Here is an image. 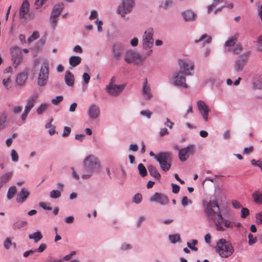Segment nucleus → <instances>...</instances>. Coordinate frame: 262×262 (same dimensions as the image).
Here are the masks:
<instances>
[{
	"instance_id": "f257e3e1",
	"label": "nucleus",
	"mask_w": 262,
	"mask_h": 262,
	"mask_svg": "<svg viewBox=\"0 0 262 262\" xmlns=\"http://www.w3.org/2000/svg\"><path fill=\"white\" fill-rule=\"evenodd\" d=\"M179 64L180 70L174 74L173 83L175 85L186 89L188 85L186 83L185 76L191 74L190 71L193 70L194 64L191 61L185 59L179 60Z\"/></svg>"
},
{
	"instance_id": "f03ea898",
	"label": "nucleus",
	"mask_w": 262,
	"mask_h": 262,
	"mask_svg": "<svg viewBox=\"0 0 262 262\" xmlns=\"http://www.w3.org/2000/svg\"><path fill=\"white\" fill-rule=\"evenodd\" d=\"M100 167L96 158L90 155L86 157L83 161V173L81 177L83 179L89 178L94 172L97 171Z\"/></svg>"
},
{
	"instance_id": "7ed1b4c3",
	"label": "nucleus",
	"mask_w": 262,
	"mask_h": 262,
	"mask_svg": "<svg viewBox=\"0 0 262 262\" xmlns=\"http://www.w3.org/2000/svg\"><path fill=\"white\" fill-rule=\"evenodd\" d=\"M216 250L219 255L223 258L229 257L234 252L232 244L223 238L217 242Z\"/></svg>"
},
{
	"instance_id": "20e7f679",
	"label": "nucleus",
	"mask_w": 262,
	"mask_h": 262,
	"mask_svg": "<svg viewBox=\"0 0 262 262\" xmlns=\"http://www.w3.org/2000/svg\"><path fill=\"white\" fill-rule=\"evenodd\" d=\"M203 206L204 212L208 217L213 218L220 212L219 205L216 199L203 202Z\"/></svg>"
},
{
	"instance_id": "39448f33",
	"label": "nucleus",
	"mask_w": 262,
	"mask_h": 262,
	"mask_svg": "<svg viewBox=\"0 0 262 262\" xmlns=\"http://www.w3.org/2000/svg\"><path fill=\"white\" fill-rule=\"evenodd\" d=\"M171 154L168 152H161L157 155L156 160L159 162L161 169L164 171H168L171 166Z\"/></svg>"
},
{
	"instance_id": "423d86ee",
	"label": "nucleus",
	"mask_w": 262,
	"mask_h": 262,
	"mask_svg": "<svg viewBox=\"0 0 262 262\" xmlns=\"http://www.w3.org/2000/svg\"><path fill=\"white\" fill-rule=\"evenodd\" d=\"M49 75V64L47 62H43L40 69L37 83L40 86H45L48 81Z\"/></svg>"
},
{
	"instance_id": "0eeeda50",
	"label": "nucleus",
	"mask_w": 262,
	"mask_h": 262,
	"mask_svg": "<svg viewBox=\"0 0 262 262\" xmlns=\"http://www.w3.org/2000/svg\"><path fill=\"white\" fill-rule=\"evenodd\" d=\"M135 6L134 0H122V2L118 6L117 13L123 17L127 13L130 12Z\"/></svg>"
},
{
	"instance_id": "6e6552de",
	"label": "nucleus",
	"mask_w": 262,
	"mask_h": 262,
	"mask_svg": "<svg viewBox=\"0 0 262 262\" xmlns=\"http://www.w3.org/2000/svg\"><path fill=\"white\" fill-rule=\"evenodd\" d=\"M154 29H147L144 33L142 37V43L144 48H151L154 43Z\"/></svg>"
},
{
	"instance_id": "1a4fd4ad",
	"label": "nucleus",
	"mask_w": 262,
	"mask_h": 262,
	"mask_svg": "<svg viewBox=\"0 0 262 262\" xmlns=\"http://www.w3.org/2000/svg\"><path fill=\"white\" fill-rule=\"evenodd\" d=\"M145 58V57H142L138 53L133 51H129L126 54L125 60L128 63L134 62L136 64H141Z\"/></svg>"
},
{
	"instance_id": "9d476101",
	"label": "nucleus",
	"mask_w": 262,
	"mask_h": 262,
	"mask_svg": "<svg viewBox=\"0 0 262 262\" xmlns=\"http://www.w3.org/2000/svg\"><path fill=\"white\" fill-rule=\"evenodd\" d=\"M249 56V53L247 52L241 55L238 59L235 61L234 66L236 72H239L242 71L248 62Z\"/></svg>"
},
{
	"instance_id": "9b49d317",
	"label": "nucleus",
	"mask_w": 262,
	"mask_h": 262,
	"mask_svg": "<svg viewBox=\"0 0 262 262\" xmlns=\"http://www.w3.org/2000/svg\"><path fill=\"white\" fill-rule=\"evenodd\" d=\"M149 201L151 202H157L161 205H166L169 202V200L166 195L158 192H156L151 196Z\"/></svg>"
},
{
	"instance_id": "f8f14e48",
	"label": "nucleus",
	"mask_w": 262,
	"mask_h": 262,
	"mask_svg": "<svg viewBox=\"0 0 262 262\" xmlns=\"http://www.w3.org/2000/svg\"><path fill=\"white\" fill-rule=\"evenodd\" d=\"M124 85H112L109 84L106 87V91L111 96H116L118 95L124 89Z\"/></svg>"
},
{
	"instance_id": "ddd939ff",
	"label": "nucleus",
	"mask_w": 262,
	"mask_h": 262,
	"mask_svg": "<svg viewBox=\"0 0 262 262\" xmlns=\"http://www.w3.org/2000/svg\"><path fill=\"white\" fill-rule=\"evenodd\" d=\"M193 152L194 150L192 146H188L185 148L181 149L179 153V159L181 161H185L190 155L193 154Z\"/></svg>"
},
{
	"instance_id": "4468645a",
	"label": "nucleus",
	"mask_w": 262,
	"mask_h": 262,
	"mask_svg": "<svg viewBox=\"0 0 262 262\" xmlns=\"http://www.w3.org/2000/svg\"><path fill=\"white\" fill-rule=\"evenodd\" d=\"M197 105L198 109L202 114L204 120L207 121L208 120V113L209 112V109L208 106L202 101H198Z\"/></svg>"
},
{
	"instance_id": "2eb2a0df",
	"label": "nucleus",
	"mask_w": 262,
	"mask_h": 262,
	"mask_svg": "<svg viewBox=\"0 0 262 262\" xmlns=\"http://www.w3.org/2000/svg\"><path fill=\"white\" fill-rule=\"evenodd\" d=\"M211 219L213 220L216 229L217 231H224L225 229L223 226L224 219L220 212H219V213L216 214V215L213 217V218Z\"/></svg>"
},
{
	"instance_id": "dca6fc26",
	"label": "nucleus",
	"mask_w": 262,
	"mask_h": 262,
	"mask_svg": "<svg viewBox=\"0 0 262 262\" xmlns=\"http://www.w3.org/2000/svg\"><path fill=\"white\" fill-rule=\"evenodd\" d=\"M88 114L91 118L96 119L100 115L99 107L95 104L91 105L89 109Z\"/></svg>"
},
{
	"instance_id": "f3484780",
	"label": "nucleus",
	"mask_w": 262,
	"mask_h": 262,
	"mask_svg": "<svg viewBox=\"0 0 262 262\" xmlns=\"http://www.w3.org/2000/svg\"><path fill=\"white\" fill-rule=\"evenodd\" d=\"M29 194L30 193L27 189L22 188L17 194L16 202L21 203L24 202L29 196Z\"/></svg>"
},
{
	"instance_id": "a211bd4d",
	"label": "nucleus",
	"mask_w": 262,
	"mask_h": 262,
	"mask_svg": "<svg viewBox=\"0 0 262 262\" xmlns=\"http://www.w3.org/2000/svg\"><path fill=\"white\" fill-rule=\"evenodd\" d=\"M142 94L146 100H149L152 97L150 88L148 84L147 79L144 80L142 89Z\"/></svg>"
},
{
	"instance_id": "6ab92c4d",
	"label": "nucleus",
	"mask_w": 262,
	"mask_h": 262,
	"mask_svg": "<svg viewBox=\"0 0 262 262\" xmlns=\"http://www.w3.org/2000/svg\"><path fill=\"white\" fill-rule=\"evenodd\" d=\"M37 97V94H34L30 98H29L27 101V103L25 106V110L30 112L32 108L34 107L36 102Z\"/></svg>"
},
{
	"instance_id": "aec40b11",
	"label": "nucleus",
	"mask_w": 262,
	"mask_h": 262,
	"mask_svg": "<svg viewBox=\"0 0 262 262\" xmlns=\"http://www.w3.org/2000/svg\"><path fill=\"white\" fill-rule=\"evenodd\" d=\"M29 11V4L27 1H24L22 3L19 9V16L21 18H24L25 15L27 14Z\"/></svg>"
},
{
	"instance_id": "412c9836",
	"label": "nucleus",
	"mask_w": 262,
	"mask_h": 262,
	"mask_svg": "<svg viewBox=\"0 0 262 262\" xmlns=\"http://www.w3.org/2000/svg\"><path fill=\"white\" fill-rule=\"evenodd\" d=\"M66 83L68 86H72L74 83V77L73 74L70 72L67 71L65 74L64 77Z\"/></svg>"
},
{
	"instance_id": "4be33fe9",
	"label": "nucleus",
	"mask_w": 262,
	"mask_h": 262,
	"mask_svg": "<svg viewBox=\"0 0 262 262\" xmlns=\"http://www.w3.org/2000/svg\"><path fill=\"white\" fill-rule=\"evenodd\" d=\"M28 78V75L26 73H20L17 76L16 82L19 85H23L25 84Z\"/></svg>"
},
{
	"instance_id": "5701e85b",
	"label": "nucleus",
	"mask_w": 262,
	"mask_h": 262,
	"mask_svg": "<svg viewBox=\"0 0 262 262\" xmlns=\"http://www.w3.org/2000/svg\"><path fill=\"white\" fill-rule=\"evenodd\" d=\"M64 8V5L60 3L56 5L52 11L51 15L58 17Z\"/></svg>"
},
{
	"instance_id": "b1692460",
	"label": "nucleus",
	"mask_w": 262,
	"mask_h": 262,
	"mask_svg": "<svg viewBox=\"0 0 262 262\" xmlns=\"http://www.w3.org/2000/svg\"><path fill=\"white\" fill-rule=\"evenodd\" d=\"M183 17L186 21L194 20L196 15L191 11L187 10L182 13Z\"/></svg>"
},
{
	"instance_id": "393cba45",
	"label": "nucleus",
	"mask_w": 262,
	"mask_h": 262,
	"mask_svg": "<svg viewBox=\"0 0 262 262\" xmlns=\"http://www.w3.org/2000/svg\"><path fill=\"white\" fill-rule=\"evenodd\" d=\"M12 176V172H8L3 174L0 177V187H2L6 184Z\"/></svg>"
},
{
	"instance_id": "a878e982",
	"label": "nucleus",
	"mask_w": 262,
	"mask_h": 262,
	"mask_svg": "<svg viewBox=\"0 0 262 262\" xmlns=\"http://www.w3.org/2000/svg\"><path fill=\"white\" fill-rule=\"evenodd\" d=\"M147 169L150 174L155 178L160 180L161 175L157 170V168L153 165H151L147 167Z\"/></svg>"
},
{
	"instance_id": "bb28decb",
	"label": "nucleus",
	"mask_w": 262,
	"mask_h": 262,
	"mask_svg": "<svg viewBox=\"0 0 262 262\" xmlns=\"http://www.w3.org/2000/svg\"><path fill=\"white\" fill-rule=\"evenodd\" d=\"M23 59V56L21 53L16 55H13L12 60L13 61V65L16 68L21 63Z\"/></svg>"
},
{
	"instance_id": "cd10ccee",
	"label": "nucleus",
	"mask_w": 262,
	"mask_h": 262,
	"mask_svg": "<svg viewBox=\"0 0 262 262\" xmlns=\"http://www.w3.org/2000/svg\"><path fill=\"white\" fill-rule=\"evenodd\" d=\"M81 61V58L79 56H73L69 59V63L70 65L73 67H75L80 64Z\"/></svg>"
},
{
	"instance_id": "c85d7f7f",
	"label": "nucleus",
	"mask_w": 262,
	"mask_h": 262,
	"mask_svg": "<svg viewBox=\"0 0 262 262\" xmlns=\"http://www.w3.org/2000/svg\"><path fill=\"white\" fill-rule=\"evenodd\" d=\"M252 198L255 203L262 204V193L258 191H255L252 194Z\"/></svg>"
},
{
	"instance_id": "c756f323",
	"label": "nucleus",
	"mask_w": 262,
	"mask_h": 262,
	"mask_svg": "<svg viewBox=\"0 0 262 262\" xmlns=\"http://www.w3.org/2000/svg\"><path fill=\"white\" fill-rule=\"evenodd\" d=\"M27 222L24 221H17L15 222L12 225V228L14 230H17L27 225Z\"/></svg>"
},
{
	"instance_id": "7c9ffc66",
	"label": "nucleus",
	"mask_w": 262,
	"mask_h": 262,
	"mask_svg": "<svg viewBox=\"0 0 262 262\" xmlns=\"http://www.w3.org/2000/svg\"><path fill=\"white\" fill-rule=\"evenodd\" d=\"M29 238L34 239L35 242L37 243L42 238V235L40 231H37L29 234Z\"/></svg>"
},
{
	"instance_id": "2f4dec72",
	"label": "nucleus",
	"mask_w": 262,
	"mask_h": 262,
	"mask_svg": "<svg viewBox=\"0 0 262 262\" xmlns=\"http://www.w3.org/2000/svg\"><path fill=\"white\" fill-rule=\"evenodd\" d=\"M12 246H13L14 248H15L16 244L15 243H12L11 239L10 237H7L4 242V246L5 248L8 250Z\"/></svg>"
},
{
	"instance_id": "473e14b6",
	"label": "nucleus",
	"mask_w": 262,
	"mask_h": 262,
	"mask_svg": "<svg viewBox=\"0 0 262 262\" xmlns=\"http://www.w3.org/2000/svg\"><path fill=\"white\" fill-rule=\"evenodd\" d=\"M237 38L236 35L232 36L225 42V46L228 47L233 46L237 41Z\"/></svg>"
},
{
	"instance_id": "72a5a7b5",
	"label": "nucleus",
	"mask_w": 262,
	"mask_h": 262,
	"mask_svg": "<svg viewBox=\"0 0 262 262\" xmlns=\"http://www.w3.org/2000/svg\"><path fill=\"white\" fill-rule=\"evenodd\" d=\"M113 51L114 56L116 58L118 59L121 54V47L118 45H115L113 46Z\"/></svg>"
},
{
	"instance_id": "f704fd0d",
	"label": "nucleus",
	"mask_w": 262,
	"mask_h": 262,
	"mask_svg": "<svg viewBox=\"0 0 262 262\" xmlns=\"http://www.w3.org/2000/svg\"><path fill=\"white\" fill-rule=\"evenodd\" d=\"M16 192V187L15 186H11L9 188L7 192V198L8 199H11L13 198Z\"/></svg>"
},
{
	"instance_id": "c9c22d12",
	"label": "nucleus",
	"mask_w": 262,
	"mask_h": 262,
	"mask_svg": "<svg viewBox=\"0 0 262 262\" xmlns=\"http://www.w3.org/2000/svg\"><path fill=\"white\" fill-rule=\"evenodd\" d=\"M138 169L139 170L140 174L142 177H144L147 175V172L146 169L143 164L140 163L138 166Z\"/></svg>"
},
{
	"instance_id": "e433bc0d",
	"label": "nucleus",
	"mask_w": 262,
	"mask_h": 262,
	"mask_svg": "<svg viewBox=\"0 0 262 262\" xmlns=\"http://www.w3.org/2000/svg\"><path fill=\"white\" fill-rule=\"evenodd\" d=\"M204 39H206L205 42L209 43L211 42L212 38L211 36L208 35L206 34H203L198 40H195V42H198L203 41Z\"/></svg>"
},
{
	"instance_id": "4c0bfd02",
	"label": "nucleus",
	"mask_w": 262,
	"mask_h": 262,
	"mask_svg": "<svg viewBox=\"0 0 262 262\" xmlns=\"http://www.w3.org/2000/svg\"><path fill=\"white\" fill-rule=\"evenodd\" d=\"M223 0H213V3L212 5L209 6L207 8V12L210 13L212 9L215 7L219 4L223 3Z\"/></svg>"
},
{
	"instance_id": "58836bf2",
	"label": "nucleus",
	"mask_w": 262,
	"mask_h": 262,
	"mask_svg": "<svg viewBox=\"0 0 262 262\" xmlns=\"http://www.w3.org/2000/svg\"><path fill=\"white\" fill-rule=\"evenodd\" d=\"M169 239L172 243L174 244L180 240V235L179 234L169 235Z\"/></svg>"
},
{
	"instance_id": "ea45409f",
	"label": "nucleus",
	"mask_w": 262,
	"mask_h": 262,
	"mask_svg": "<svg viewBox=\"0 0 262 262\" xmlns=\"http://www.w3.org/2000/svg\"><path fill=\"white\" fill-rule=\"evenodd\" d=\"M39 37V34L38 31H34L32 35L28 38V42L29 43H31L33 41L37 39Z\"/></svg>"
},
{
	"instance_id": "a19ab883",
	"label": "nucleus",
	"mask_w": 262,
	"mask_h": 262,
	"mask_svg": "<svg viewBox=\"0 0 262 262\" xmlns=\"http://www.w3.org/2000/svg\"><path fill=\"white\" fill-rule=\"evenodd\" d=\"M48 106V105L46 103L41 104L37 109V114L39 115L41 114L44 111H45L47 110Z\"/></svg>"
},
{
	"instance_id": "79ce46f5",
	"label": "nucleus",
	"mask_w": 262,
	"mask_h": 262,
	"mask_svg": "<svg viewBox=\"0 0 262 262\" xmlns=\"http://www.w3.org/2000/svg\"><path fill=\"white\" fill-rule=\"evenodd\" d=\"M61 192L59 190H54L50 192V197L53 199H57L60 197Z\"/></svg>"
},
{
	"instance_id": "37998d69",
	"label": "nucleus",
	"mask_w": 262,
	"mask_h": 262,
	"mask_svg": "<svg viewBox=\"0 0 262 262\" xmlns=\"http://www.w3.org/2000/svg\"><path fill=\"white\" fill-rule=\"evenodd\" d=\"M57 16H51L50 20L51 23L52 27L54 29L57 25L58 19Z\"/></svg>"
},
{
	"instance_id": "c03bdc74",
	"label": "nucleus",
	"mask_w": 262,
	"mask_h": 262,
	"mask_svg": "<svg viewBox=\"0 0 262 262\" xmlns=\"http://www.w3.org/2000/svg\"><path fill=\"white\" fill-rule=\"evenodd\" d=\"M243 47L241 44H237L233 49V52L235 54H239L242 51Z\"/></svg>"
},
{
	"instance_id": "a18cd8bd",
	"label": "nucleus",
	"mask_w": 262,
	"mask_h": 262,
	"mask_svg": "<svg viewBox=\"0 0 262 262\" xmlns=\"http://www.w3.org/2000/svg\"><path fill=\"white\" fill-rule=\"evenodd\" d=\"M251 163L252 165L257 166L259 167L262 171V161L260 160L256 161L254 159H252L251 161Z\"/></svg>"
},
{
	"instance_id": "49530a36",
	"label": "nucleus",
	"mask_w": 262,
	"mask_h": 262,
	"mask_svg": "<svg viewBox=\"0 0 262 262\" xmlns=\"http://www.w3.org/2000/svg\"><path fill=\"white\" fill-rule=\"evenodd\" d=\"M63 100V97L61 96H57L55 98L52 100V103L54 105H57Z\"/></svg>"
},
{
	"instance_id": "de8ad7c7",
	"label": "nucleus",
	"mask_w": 262,
	"mask_h": 262,
	"mask_svg": "<svg viewBox=\"0 0 262 262\" xmlns=\"http://www.w3.org/2000/svg\"><path fill=\"white\" fill-rule=\"evenodd\" d=\"M10 83H11V79H10V77H8L6 79L5 78L3 80V83L4 85L7 89H9V88H11Z\"/></svg>"
},
{
	"instance_id": "09e8293b",
	"label": "nucleus",
	"mask_w": 262,
	"mask_h": 262,
	"mask_svg": "<svg viewBox=\"0 0 262 262\" xmlns=\"http://www.w3.org/2000/svg\"><path fill=\"white\" fill-rule=\"evenodd\" d=\"M11 158L13 161L17 162L18 160V156L17 153L14 149L11 150Z\"/></svg>"
},
{
	"instance_id": "8fccbe9b",
	"label": "nucleus",
	"mask_w": 262,
	"mask_h": 262,
	"mask_svg": "<svg viewBox=\"0 0 262 262\" xmlns=\"http://www.w3.org/2000/svg\"><path fill=\"white\" fill-rule=\"evenodd\" d=\"M71 128L68 126H65L64 127L63 132L62 133V136L63 137H68L70 133H71Z\"/></svg>"
},
{
	"instance_id": "3c124183",
	"label": "nucleus",
	"mask_w": 262,
	"mask_h": 262,
	"mask_svg": "<svg viewBox=\"0 0 262 262\" xmlns=\"http://www.w3.org/2000/svg\"><path fill=\"white\" fill-rule=\"evenodd\" d=\"M248 238H249V244L250 245H252L255 243L256 241V238L254 237L253 235L251 233H249L248 235Z\"/></svg>"
},
{
	"instance_id": "603ef678",
	"label": "nucleus",
	"mask_w": 262,
	"mask_h": 262,
	"mask_svg": "<svg viewBox=\"0 0 262 262\" xmlns=\"http://www.w3.org/2000/svg\"><path fill=\"white\" fill-rule=\"evenodd\" d=\"M249 214V210L246 208H243L241 210V217L245 218Z\"/></svg>"
},
{
	"instance_id": "864d4df0",
	"label": "nucleus",
	"mask_w": 262,
	"mask_h": 262,
	"mask_svg": "<svg viewBox=\"0 0 262 262\" xmlns=\"http://www.w3.org/2000/svg\"><path fill=\"white\" fill-rule=\"evenodd\" d=\"M256 222L257 224H262V211L256 214Z\"/></svg>"
},
{
	"instance_id": "5fc2aeb1",
	"label": "nucleus",
	"mask_w": 262,
	"mask_h": 262,
	"mask_svg": "<svg viewBox=\"0 0 262 262\" xmlns=\"http://www.w3.org/2000/svg\"><path fill=\"white\" fill-rule=\"evenodd\" d=\"M142 200V195L141 194L138 193L134 195L133 201L136 203H139Z\"/></svg>"
},
{
	"instance_id": "6e6d98bb",
	"label": "nucleus",
	"mask_w": 262,
	"mask_h": 262,
	"mask_svg": "<svg viewBox=\"0 0 262 262\" xmlns=\"http://www.w3.org/2000/svg\"><path fill=\"white\" fill-rule=\"evenodd\" d=\"M47 248V246L45 244H41L39 247L34 250L35 252H42Z\"/></svg>"
},
{
	"instance_id": "4d7b16f0",
	"label": "nucleus",
	"mask_w": 262,
	"mask_h": 262,
	"mask_svg": "<svg viewBox=\"0 0 262 262\" xmlns=\"http://www.w3.org/2000/svg\"><path fill=\"white\" fill-rule=\"evenodd\" d=\"M140 114L142 116H144L147 117L148 118H150L152 113L149 110H144L141 111Z\"/></svg>"
},
{
	"instance_id": "13d9d810",
	"label": "nucleus",
	"mask_w": 262,
	"mask_h": 262,
	"mask_svg": "<svg viewBox=\"0 0 262 262\" xmlns=\"http://www.w3.org/2000/svg\"><path fill=\"white\" fill-rule=\"evenodd\" d=\"M232 205L233 207L236 209H239L242 207L241 203L236 200H233L232 201Z\"/></svg>"
},
{
	"instance_id": "bf43d9fd",
	"label": "nucleus",
	"mask_w": 262,
	"mask_h": 262,
	"mask_svg": "<svg viewBox=\"0 0 262 262\" xmlns=\"http://www.w3.org/2000/svg\"><path fill=\"white\" fill-rule=\"evenodd\" d=\"M172 1L171 0H167L166 1L164 4H161L160 5V7L163 8L164 9H166L169 5H171Z\"/></svg>"
},
{
	"instance_id": "052dcab7",
	"label": "nucleus",
	"mask_w": 262,
	"mask_h": 262,
	"mask_svg": "<svg viewBox=\"0 0 262 262\" xmlns=\"http://www.w3.org/2000/svg\"><path fill=\"white\" fill-rule=\"evenodd\" d=\"M22 110V107L20 106H15L12 107V112L14 114L19 113Z\"/></svg>"
},
{
	"instance_id": "680f3d73",
	"label": "nucleus",
	"mask_w": 262,
	"mask_h": 262,
	"mask_svg": "<svg viewBox=\"0 0 262 262\" xmlns=\"http://www.w3.org/2000/svg\"><path fill=\"white\" fill-rule=\"evenodd\" d=\"M171 186L172 188V192L174 193H178L180 190V187L178 185L173 183L171 184Z\"/></svg>"
},
{
	"instance_id": "e2e57ef3",
	"label": "nucleus",
	"mask_w": 262,
	"mask_h": 262,
	"mask_svg": "<svg viewBox=\"0 0 262 262\" xmlns=\"http://www.w3.org/2000/svg\"><path fill=\"white\" fill-rule=\"evenodd\" d=\"M6 121V117L5 115H2L0 117V130L2 128L3 125Z\"/></svg>"
},
{
	"instance_id": "0e129e2a",
	"label": "nucleus",
	"mask_w": 262,
	"mask_h": 262,
	"mask_svg": "<svg viewBox=\"0 0 262 262\" xmlns=\"http://www.w3.org/2000/svg\"><path fill=\"white\" fill-rule=\"evenodd\" d=\"M83 79L84 80V83L85 84H88L90 81V75L86 73H84L83 74Z\"/></svg>"
},
{
	"instance_id": "69168bd1",
	"label": "nucleus",
	"mask_w": 262,
	"mask_h": 262,
	"mask_svg": "<svg viewBox=\"0 0 262 262\" xmlns=\"http://www.w3.org/2000/svg\"><path fill=\"white\" fill-rule=\"evenodd\" d=\"M253 146H250L249 147H246L244 149L243 154H249L253 151Z\"/></svg>"
},
{
	"instance_id": "338daca9",
	"label": "nucleus",
	"mask_w": 262,
	"mask_h": 262,
	"mask_svg": "<svg viewBox=\"0 0 262 262\" xmlns=\"http://www.w3.org/2000/svg\"><path fill=\"white\" fill-rule=\"evenodd\" d=\"M46 262H62V259H54L52 257H49L46 260Z\"/></svg>"
},
{
	"instance_id": "774afa93",
	"label": "nucleus",
	"mask_w": 262,
	"mask_h": 262,
	"mask_svg": "<svg viewBox=\"0 0 262 262\" xmlns=\"http://www.w3.org/2000/svg\"><path fill=\"white\" fill-rule=\"evenodd\" d=\"M257 43L258 45V50L262 51V35L258 37Z\"/></svg>"
}]
</instances>
